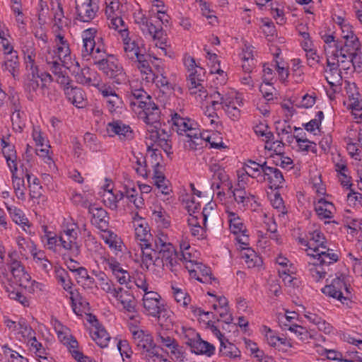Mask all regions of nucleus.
Instances as JSON below:
<instances>
[{
  "instance_id": "9b49d317",
  "label": "nucleus",
  "mask_w": 362,
  "mask_h": 362,
  "mask_svg": "<svg viewBox=\"0 0 362 362\" xmlns=\"http://www.w3.org/2000/svg\"><path fill=\"white\" fill-rule=\"evenodd\" d=\"M95 59V64L107 76L117 84L125 83L127 76L119 64L118 59L113 55H109L105 59Z\"/></svg>"
},
{
  "instance_id": "0e129e2a",
  "label": "nucleus",
  "mask_w": 362,
  "mask_h": 362,
  "mask_svg": "<svg viewBox=\"0 0 362 362\" xmlns=\"http://www.w3.org/2000/svg\"><path fill=\"white\" fill-rule=\"evenodd\" d=\"M0 146L8 169L18 166L14 146L4 139L0 138Z\"/></svg>"
},
{
  "instance_id": "49530a36",
  "label": "nucleus",
  "mask_w": 362,
  "mask_h": 362,
  "mask_svg": "<svg viewBox=\"0 0 362 362\" xmlns=\"http://www.w3.org/2000/svg\"><path fill=\"white\" fill-rule=\"evenodd\" d=\"M325 42L324 49L327 58L329 62H334V57H338L341 54V45L335 40V37L331 34H324L321 36Z\"/></svg>"
},
{
  "instance_id": "ea45409f",
  "label": "nucleus",
  "mask_w": 362,
  "mask_h": 362,
  "mask_svg": "<svg viewBox=\"0 0 362 362\" xmlns=\"http://www.w3.org/2000/svg\"><path fill=\"white\" fill-rule=\"evenodd\" d=\"M64 86V94L67 100L78 108H82L86 105V98L84 91L78 87L70 86V79L67 85Z\"/></svg>"
},
{
  "instance_id": "6e6552de",
  "label": "nucleus",
  "mask_w": 362,
  "mask_h": 362,
  "mask_svg": "<svg viewBox=\"0 0 362 362\" xmlns=\"http://www.w3.org/2000/svg\"><path fill=\"white\" fill-rule=\"evenodd\" d=\"M129 327L132 339L137 349L140 351L142 357L147 362H153L154 358H158L159 347L156 346L149 332L132 323L129 324Z\"/></svg>"
},
{
  "instance_id": "473e14b6",
  "label": "nucleus",
  "mask_w": 362,
  "mask_h": 362,
  "mask_svg": "<svg viewBox=\"0 0 362 362\" xmlns=\"http://www.w3.org/2000/svg\"><path fill=\"white\" fill-rule=\"evenodd\" d=\"M98 90L104 98L106 107L112 115H119L122 112L123 101L111 87L103 85L99 87Z\"/></svg>"
},
{
  "instance_id": "cd10ccee",
  "label": "nucleus",
  "mask_w": 362,
  "mask_h": 362,
  "mask_svg": "<svg viewBox=\"0 0 362 362\" xmlns=\"http://www.w3.org/2000/svg\"><path fill=\"white\" fill-rule=\"evenodd\" d=\"M8 267L13 277V283L23 287L30 280V274L25 272L24 267L18 259V254L13 250L8 253Z\"/></svg>"
},
{
  "instance_id": "e2e57ef3",
  "label": "nucleus",
  "mask_w": 362,
  "mask_h": 362,
  "mask_svg": "<svg viewBox=\"0 0 362 362\" xmlns=\"http://www.w3.org/2000/svg\"><path fill=\"white\" fill-rule=\"evenodd\" d=\"M150 208L152 211V218L158 226L162 228H168L170 225V218L163 207L157 203H153Z\"/></svg>"
},
{
  "instance_id": "4be33fe9",
  "label": "nucleus",
  "mask_w": 362,
  "mask_h": 362,
  "mask_svg": "<svg viewBox=\"0 0 362 362\" xmlns=\"http://www.w3.org/2000/svg\"><path fill=\"white\" fill-rule=\"evenodd\" d=\"M221 106L226 113L233 120L237 119L240 115L239 107L243 105V98L242 94L235 90H230L221 94L219 98Z\"/></svg>"
},
{
  "instance_id": "6ab92c4d",
  "label": "nucleus",
  "mask_w": 362,
  "mask_h": 362,
  "mask_svg": "<svg viewBox=\"0 0 362 362\" xmlns=\"http://www.w3.org/2000/svg\"><path fill=\"white\" fill-rule=\"evenodd\" d=\"M95 262L101 264L105 270L111 272L120 284H127L130 281L131 276L129 272L124 269L115 258L106 255L105 252L100 253V257Z\"/></svg>"
},
{
  "instance_id": "79ce46f5",
  "label": "nucleus",
  "mask_w": 362,
  "mask_h": 362,
  "mask_svg": "<svg viewBox=\"0 0 362 362\" xmlns=\"http://www.w3.org/2000/svg\"><path fill=\"white\" fill-rule=\"evenodd\" d=\"M197 73L189 74L188 88L192 95H194L199 102H202L208 98V94L202 80Z\"/></svg>"
},
{
  "instance_id": "774afa93",
  "label": "nucleus",
  "mask_w": 362,
  "mask_h": 362,
  "mask_svg": "<svg viewBox=\"0 0 362 362\" xmlns=\"http://www.w3.org/2000/svg\"><path fill=\"white\" fill-rule=\"evenodd\" d=\"M360 50H346L340 52V57H346L350 62V69L353 68L355 71L362 73V54Z\"/></svg>"
},
{
  "instance_id": "39448f33",
  "label": "nucleus",
  "mask_w": 362,
  "mask_h": 362,
  "mask_svg": "<svg viewBox=\"0 0 362 362\" xmlns=\"http://www.w3.org/2000/svg\"><path fill=\"white\" fill-rule=\"evenodd\" d=\"M4 323L10 332L20 341L27 344L31 351L35 354H43L44 349L35 337V332L23 318L17 321L8 317L4 318Z\"/></svg>"
},
{
  "instance_id": "13d9d810",
  "label": "nucleus",
  "mask_w": 362,
  "mask_h": 362,
  "mask_svg": "<svg viewBox=\"0 0 362 362\" xmlns=\"http://www.w3.org/2000/svg\"><path fill=\"white\" fill-rule=\"evenodd\" d=\"M162 345L168 349V354L173 359L177 362H182L183 360V351L182 347L179 346L175 341L170 337H160Z\"/></svg>"
},
{
  "instance_id": "7ed1b4c3",
  "label": "nucleus",
  "mask_w": 362,
  "mask_h": 362,
  "mask_svg": "<svg viewBox=\"0 0 362 362\" xmlns=\"http://www.w3.org/2000/svg\"><path fill=\"white\" fill-rule=\"evenodd\" d=\"M143 313L156 317L161 326L169 329L174 322L173 313L167 310L161 302L160 296L155 291L144 293L142 298Z\"/></svg>"
},
{
  "instance_id": "f03ea898",
  "label": "nucleus",
  "mask_w": 362,
  "mask_h": 362,
  "mask_svg": "<svg viewBox=\"0 0 362 362\" xmlns=\"http://www.w3.org/2000/svg\"><path fill=\"white\" fill-rule=\"evenodd\" d=\"M56 50L51 51L46 48L45 61L50 66V69L56 76V81L60 85L69 83V76L66 70L76 59L71 55L69 45L61 34L56 35Z\"/></svg>"
},
{
  "instance_id": "72a5a7b5",
  "label": "nucleus",
  "mask_w": 362,
  "mask_h": 362,
  "mask_svg": "<svg viewBox=\"0 0 362 362\" xmlns=\"http://www.w3.org/2000/svg\"><path fill=\"white\" fill-rule=\"evenodd\" d=\"M51 325L57 335L58 339L66 347L69 352L75 346H78V342L72 335L69 327L64 325L56 318H52L51 320Z\"/></svg>"
},
{
  "instance_id": "de8ad7c7",
  "label": "nucleus",
  "mask_w": 362,
  "mask_h": 362,
  "mask_svg": "<svg viewBox=\"0 0 362 362\" xmlns=\"http://www.w3.org/2000/svg\"><path fill=\"white\" fill-rule=\"evenodd\" d=\"M310 257L312 260L308 263V270L312 277L317 281L325 278L327 272L325 267H327L331 263L322 261V257L320 256Z\"/></svg>"
},
{
  "instance_id": "9d476101",
  "label": "nucleus",
  "mask_w": 362,
  "mask_h": 362,
  "mask_svg": "<svg viewBox=\"0 0 362 362\" xmlns=\"http://www.w3.org/2000/svg\"><path fill=\"white\" fill-rule=\"evenodd\" d=\"M224 218L229 230L235 235L239 248L250 245V235L247 227L240 215L230 206L225 209Z\"/></svg>"
},
{
  "instance_id": "0eeeda50",
  "label": "nucleus",
  "mask_w": 362,
  "mask_h": 362,
  "mask_svg": "<svg viewBox=\"0 0 362 362\" xmlns=\"http://www.w3.org/2000/svg\"><path fill=\"white\" fill-rule=\"evenodd\" d=\"M173 127L180 135H185V146L189 149H197L200 144V130L194 120L175 114L172 117Z\"/></svg>"
},
{
  "instance_id": "c9c22d12",
  "label": "nucleus",
  "mask_w": 362,
  "mask_h": 362,
  "mask_svg": "<svg viewBox=\"0 0 362 362\" xmlns=\"http://www.w3.org/2000/svg\"><path fill=\"white\" fill-rule=\"evenodd\" d=\"M185 267L192 279L204 284L211 282L212 278L210 268L198 262L197 257L188 262Z\"/></svg>"
},
{
  "instance_id": "f8f14e48",
  "label": "nucleus",
  "mask_w": 362,
  "mask_h": 362,
  "mask_svg": "<svg viewBox=\"0 0 362 362\" xmlns=\"http://www.w3.org/2000/svg\"><path fill=\"white\" fill-rule=\"evenodd\" d=\"M117 31L119 33L122 40L124 57L130 60L141 57L144 50L141 39L135 35H130L126 27Z\"/></svg>"
},
{
  "instance_id": "ddd939ff",
  "label": "nucleus",
  "mask_w": 362,
  "mask_h": 362,
  "mask_svg": "<svg viewBox=\"0 0 362 362\" xmlns=\"http://www.w3.org/2000/svg\"><path fill=\"white\" fill-rule=\"evenodd\" d=\"M98 30L95 28H89L81 33L83 41L82 55L83 57H92L97 59L105 54L104 45L98 39L95 41Z\"/></svg>"
},
{
  "instance_id": "f3484780",
  "label": "nucleus",
  "mask_w": 362,
  "mask_h": 362,
  "mask_svg": "<svg viewBox=\"0 0 362 362\" xmlns=\"http://www.w3.org/2000/svg\"><path fill=\"white\" fill-rule=\"evenodd\" d=\"M100 194L105 206L111 209H116L118 202L124 198L122 182L117 181L114 184L110 180L105 179Z\"/></svg>"
},
{
  "instance_id": "5fc2aeb1",
  "label": "nucleus",
  "mask_w": 362,
  "mask_h": 362,
  "mask_svg": "<svg viewBox=\"0 0 362 362\" xmlns=\"http://www.w3.org/2000/svg\"><path fill=\"white\" fill-rule=\"evenodd\" d=\"M303 315L308 322L315 325L319 331L324 332L325 334H334L336 329L334 327L315 313L305 310Z\"/></svg>"
},
{
  "instance_id": "09e8293b",
  "label": "nucleus",
  "mask_w": 362,
  "mask_h": 362,
  "mask_svg": "<svg viewBox=\"0 0 362 362\" xmlns=\"http://www.w3.org/2000/svg\"><path fill=\"white\" fill-rule=\"evenodd\" d=\"M88 211L91 215V223L101 231L107 226V214L106 211L95 204L90 205Z\"/></svg>"
},
{
  "instance_id": "338daca9",
  "label": "nucleus",
  "mask_w": 362,
  "mask_h": 362,
  "mask_svg": "<svg viewBox=\"0 0 362 362\" xmlns=\"http://www.w3.org/2000/svg\"><path fill=\"white\" fill-rule=\"evenodd\" d=\"M253 52V47L248 44H245L242 48L240 57L242 62L243 69L245 72H250L255 66Z\"/></svg>"
},
{
  "instance_id": "a878e982",
  "label": "nucleus",
  "mask_w": 362,
  "mask_h": 362,
  "mask_svg": "<svg viewBox=\"0 0 362 362\" xmlns=\"http://www.w3.org/2000/svg\"><path fill=\"white\" fill-rule=\"evenodd\" d=\"M327 67L325 71V77L329 83L336 85L342 78L341 71L350 70V62L346 57H334V62H329L327 58Z\"/></svg>"
},
{
  "instance_id": "f704fd0d",
  "label": "nucleus",
  "mask_w": 362,
  "mask_h": 362,
  "mask_svg": "<svg viewBox=\"0 0 362 362\" xmlns=\"http://www.w3.org/2000/svg\"><path fill=\"white\" fill-rule=\"evenodd\" d=\"M76 1V15L83 22H89L93 19L99 10L100 0Z\"/></svg>"
},
{
  "instance_id": "3c124183",
  "label": "nucleus",
  "mask_w": 362,
  "mask_h": 362,
  "mask_svg": "<svg viewBox=\"0 0 362 362\" xmlns=\"http://www.w3.org/2000/svg\"><path fill=\"white\" fill-rule=\"evenodd\" d=\"M264 181L269 183L271 189L281 187L284 181L281 172L276 168L264 166Z\"/></svg>"
},
{
  "instance_id": "a18cd8bd",
  "label": "nucleus",
  "mask_w": 362,
  "mask_h": 362,
  "mask_svg": "<svg viewBox=\"0 0 362 362\" xmlns=\"http://www.w3.org/2000/svg\"><path fill=\"white\" fill-rule=\"evenodd\" d=\"M200 144L198 147L202 146L203 141L209 144L210 148L225 151L228 148V145L223 141L221 134L218 132H200Z\"/></svg>"
},
{
  "instance_id": "4d7b16f0",
  "label": "nucleus",
  "mask_w": 362,
  "mask_h": 362,
  "mask_svg": "<svg viewBox=\"0 0 362 362\" xmlns=\"http://www.w3.org/2000/svg\"><path fill=\"white\" fill-rule=\"evenodd\" d=\"M303 315L308 322L315 325L319 331L324 332L325 334H334L336 329L334 327L315 313L305 310Z\"/></svg>"
},
{
  "instance_id": "c03bdc74",
  "label": "nucleus",
  "mask_w": 362,
  "mask_h": 362,
  "mask_svg": "<svg viewBox=\"0 0 362 362\" xmlns=\"http://www.w3.org/2000/svg\"><path fill=\"white\" fill-rule=\"evenodd\" d=\"M101 238L107 244L109 248L117 255L119 252H122L125 248V245L121 239L116 233L112 230L105 229L102 230Z\"/></svg>"
},
{
  "instance_id": "b1692460",
  "label": "nucleus",
  "mask_w": 362,
  "mask_h": 362,
  "mask_svg": "<svg viewBox=\"0 0 362 362\" xmlns=\"http://www.w3.org/2000/svg\"><path fill=\"white\" fill-rule=\"evenodd\" d=\"M112 304L118 309L129 313H136V300L128 290L118 286L109 297Z\"/></svg>"
},
{
  "instance_id": "c85d7f7f",
  "label": "nucleus",
  "mask_w": 362,
  "mask_h": 362,
  "mask_svg": "<svg viewBox=\"0 0 362 362\" xmlns=\"http://www.w3.org/2000/svg\"><path fill=\"white\" fill-rule=\"evenodd\" d=\"M89 323V334L91 339L101 348L107 347L110 341V335L101 325L95 315H87Z\"/></svg>"
},
{
  "instance_id": "5701e85b",
  "label": "nucleus",
  "mask_w": 362,
  "mask_h": 362,
  "mask_svg": "<svg viewBox=\"0 0 362 362\" xmlns=\"http://www.w3.org/2000/svg\"><path fill=\"white\" fill-rule=\"evenodd\" d=\"M105 15L110 28L117 30L125 27L122 15L125 6L119 0H105Z\"/></svg>"
},
{
  "instance_id": "2eb2a0df",
  "label": "nucleus",
  "mask_w": 362,
  "mask_h": 362,
  "mask_svg": "<svg viewBox=\"0 0 362 362\" xmlns=\"http://www.w3.org/2000/svg\"><path fill=\"white\" fill-rule=\"evenodd\" d=\"M76 224L71 218L65 219L59 235V243L62 248L69 251L75 256L78 255L80 253V246L76 243Z\"/></svg>"
},
{
  "instance_id": "e433bc0d",
  "label": "nucleus",
  "mask_w": 362,
  "mask_h": 362,
  "mask_svg": "<svg viewBox=\"0 0 362 362\" xmlns=\"http://www.w3.org/2000/svg\"><path fill=\"white\" fill-rule=\"evenodd\" d=\"M5 207L11 220L27 234H33L32 223L26 216L24 211L20 208L11 205L4 202Z\"/></svg>"
},
{
  "instance_id": "6e6d98bb",
  "label": "nucleus",
  "mask_w": 362,
  "mask_h": 362,
  "mask_svg": "<svg viewBox=\"0 0 362 362\" xmlns=\"http://www.w3.org/2000/svg\"><path fill=\"white\" fill-rule=\"evenodd\" d=\"M303 315L308 322L315 325L319 331L324 332L325 334H334L336 329L334 327L315 313L305 310Z\"/></svg>"
},
{
  "instance_id": "052dcab7",
  "label": "nucleus",
  "mask_w": 362,
  "mask_h": 362,
  "mask_svg": "<svg viewBox=\"0 0 362 362\" xmlns=\"http://www.w3.org/2000/svg\"><path fill=\"white\" fill-rule=\"evenodd\" d=\"M130 180H126L124 185L122 184V189L124 192V197H126L128 200L133 203L136 209H142L144 206V199L139 196L134 187H132Z\"/></svg>"
},
{
  "instance_id": "c756f323",
  "label": "nucleus",
  "mask_w": 362,
  "mask_h": 362,
  "mask_svg": "<svg viewBox=\"0 0 362 362\" xmlns=\"http://www.w3.org/2000/svg\"><path fill=\"white\" fill-rule=\"evenodd\" d=\"M149 31L150 33L144 34L145 37L152 39L154 41L156 47L163 52V55L169 58H173L174 52L171 49V45L168 35L163 29L153 25V26L150 28Z\"/></svg>"
},
{
  "instance_id": "7c9ffc66",
  "label": "nucleus",
  "mask_w": 362,
  "mask_h": 362,
  "mask_svg": "<svg viewBox=\"0 0 362 362\" xmlns=\"http://www.w3.org/2000/svg\"><path fill=\"white\" fill-rule=\"evenodd\" d=\"M51 81L50 74L45 72L39 73L37 69L30 71V73L28 74L25 86L29 92H35L37 94V92L39 90L40 94L44 95L45 88Z\"/></svg>"
},
{
  "instance_id": "864d4df0",
  "label": "nucleus",
  "mask_w": 362,
  "mask_h": 362,
  "mask_svg": "<svg viewBox=\"0 0 362 362\" xmlns=\"http://www.w3.org/2000/svg\"><path fill=\"white\" fill-rule=\"evenodd\" d=\"M220 341L219 352L222 356L230 359L240 358L241 353L238 348L233 344L228 341L224 336L221 333L219 336H215Z\"/></svg>"
},
{
  "instance_id": "680f3d73",
  "label": "nucleus",
  "mask_w": 362,
  "mask_h": 362,
  "mask_svg": "<svg viewBox=\"0 0 362 362\" xmlns=\"http://www.w3.org/2000/svg\"><path fill=\"white\" fill-rule=\"evenodd\" d=\"M141 257V267L150 270L154 265L156 251L151 247L148 243H139Z\"/></svg>"
},
{
  "instance_id": "1a4fd4ad",
  "label": "nucleus",
  "mask_w": 362,
  "mask_h": 362,
  "mask_svg": "<svg viewBox=\"0 0 362 362\" xmlns=\"http://www.w3.org/2000/svg\"><path fill=\"white\" fill-rule=\"evenodd\" d=\"M156 250L158 252V257L162 259L163 265L176 272L180 266L179 255L171 243L168 235L163 231H158L155 238Z\"/></svg>"
},
{
  "instance_id": "a211bd4d",
  "label": "nucleus",
  "mask_w": 362,
  "mask_h": 362,
  "mask_svg": "<svg viewBox=\"0 0 362 362\" xmlns=\"http://www.w3.org/2000/svg\"><path fill=\"white\" fill-rule=\"evenodd\" d=\"M222 184L229 190L232 191L234 200L240 209H250L253 211H258L260 204L257 198L254 194L246 192L245 189L235 188L233 190V184L229 180H225Z\"/></svg>"
},
{
  "instance_id": "393cba45",
  "label": "nucleus",
  "mask_w": 362,
  "mask_h": 362,
  "mask_svg": "<svg viewBox=\"0 0 362 362\" xmlns=\"http://www.w3.org/2000/svg\"><path fill=\"white\" fill-rule=\"evenodd\" d=\"M73 63L66 70L74 76L76 82L83 85L96 87L99 90V87L103 85L100 83V79L97 73L86 66L81 68L77 61Z\"/></svg>"
},
{
  "instance_id": "8fccbe9b",
  "label": "nucleus",
  "mask_w": 362,
  "mask_h": 362,
  "mask_svg": "<svg viewBox=\"0 0 362 362\" xmlns=\"http://www.w3.org/2000/svg\"><path fill=\"white\" fill-rule=\"evenodd\" d=\"M132 223L137 240L140 241V243H148V238L151 236V234L146 221L138 214H135Z\"/></svg>"
},
{
  "instance_id": "603ef678",
  "label": "nucleus",
  "mask_w": 362,
  "mask_h": 362,
  "mask_svg": "<svg viewBox=\"0 0 362 362\" xmlns=\"http://www.w3.org/2000/svg\"><path fill=\"white\" fill-rule=\"evenodd\" d=\"M340 37L344 40L343 45H341V52L346 50L361 49V42L355 33L354 28L341 33Z\"/></svg>"
},
{
  "instance_id": "a19ab883",
  "label": "nucleus",
  "mask_w": 362,
  "mask_h": 362,
  "mask_svg": "<svg viewBox=\"0 0 362 362\" xmlns=\"http://www.w3.org/2000/svg\"><path fill=\"white\" fill-rule=\"evenodd\" d=\"M106 129L110 136L117 135L121 140L131 139L134 136L130 126L119 120L108 123Z\"/></svg>"
},
{
  "instance_id": "4c0bfd02",
  "label": "nucleus",
  "mask_w": 362,
  "mask_h": 362,
  "mask_svg": "<svg viewBox=\"0 0 362 362\" xmlns=\"http://www.w3.org/2000/svg\"><path fill=\"white\" fill-rule=\"evenodd\" d=\"M191 310L194 315L198 318V320L203 326L211 332L214 336L221 335V332L218 329V324L220 320L217 322L212 320L214 313L209 311H204L201 308L192 307Z\"/></svg>"
},
{
  "instance_id": "412c9836",
  "label": "nucleus",
  "mask_w": 362,
  "mask_h": 362,
  "mask_svg": "<svg viewBox=\"0 0 362 362\" xmlns=\"http://www.w3.org/2000/svg\"><path fill=\"white\" fill-rule=\"evenodd\" d=\"M344 105L351 110L354 119L358 123L362 118V104L359 92L354 83L346 82Z\"/></svg>"
},
{
  "instance_id": "f257e3e1",
  "label": "nucleus",
  "mask_w": 362,
  "mask_h": 362,
  "mask_svg": "<svg viewBox=\"0 0 362 362\" xmlns=\"http://www.w3.org/2000/svg\"><path fill=\"white\" fill-rule=\"evenodd\" d=\"M131 110L146 124V145L147 160L151 165L161 164L160 149L171 153L170 135L163 129L158 119L160 112L152 98L143 89H134L129 96Z\"/></svg>"
},
{
  "instance_id": "4468645a",
  "label": "nucleus",
  "mask_w": 362,
  "mask_h": 362,
  "mask_svg": "<svg viewBox=\"0 0 362 362\" xmlns=\"http://www.w3.org/2000/svg\"><path fill=\"white\" fill-rule=\"evenodd\" d=\"M327 296L338 300L342 304L348 305L351 302V288L345 281L344 276L334 279L329 284L321 289Z\"/></svg>"
},
{
  "instance_id": "dca6fc26",
  "label": "nucleus",
  "mask_w": 362,
  "mask_h": 362,
  "mask_svg": "<svg viewBox=\"0 0 362 362\" xmlns=\"http://www.w3.org/2000/svg\"><path fill=\"white\" fill-rule=\"evenodd\" d=\"M276 264L279 277L286 286L296 288L300 285V280L296 275L297 268L286 257L279 255L276 258Z\"/></svg>"
},
{
  "instance_id": "37998d69",
  "label": "nucleus",
  "mask_w": 362,
  "mask_h": 362,
  "mask_svg": "<svg viewBox=\"0 0 362 362\" xmlns=\"http://www.w3.org/2000/svg\"><path fill=\"white\" fill-rule=\"evenodd\" d=\"M16 195L18 199H25L24 172L21 167L17 166L9 169Z\"/></svg>"
},
{
  "instance_id": "bb28decb",
  "label": "nucleus",
  "mask_w": 362,
  "mask_h": 362,
  "mask_svg": "<svg viewBox=\"0 0 362 362\" xmlns=\"http://www.w3.org/2000/svg\"><path fill=\"white\" fill-rule=\"evenodd\" d=\"M259 333L263 337L265 343L279 351L286 352L293 347V344L290 339L285 337H281L276 331L272 329L267 325H261L259 328Z\"/></svg>"
},
{
  "instance_id": "423d86ee",
  "label": "nucleus",
  "mask_w": 362,
  "mask_h": 362,
  "mask_svg": "<svg viewBox=\"0 0 362 362\" xmlns=\"http://www.w3.org/2000/svg\"><path fill=\"white\" fill-rule=\"evenodd\" d=\"M311 187L316 194L315 210L321 219H330L334 216L336 209L332 202L327 199L326 188L320 175H316L311 179Z\"/></svg>"
},
{
  "instance_id": "58836bf2",
  "label": "nucleus",
  "mask_w": 362,
  "mask_h": 362,
  "mask_svg": "<svg viewBox=\"0 0 362 362\" xmlns=\"http://www.w3.org/2000/svg\"><path fill=\"white\" fill-rule=\"evenodd\" d=\"M208 294L214 298L210 302L212 303L213 309L218 314L220 320L228 325L232 323L233 319L229 311L226 298L224 296H216L210 293H208Z\"/></svg>"
},
{
  "instance_id": "20e7f679",
  "label": "nucleus",
  "mask_w": 362,
  "mask_h": 362,
  "mask_svg": "<svg viewBox=\"0 0 362 362\" xmlns=\"http://www.w3.org/2000/svg\"><path fill=\"white\" fill-rule=\"evenodd\" d=\"M299 242L310 257L320 256L322 261L327 263H334L338 260V254L333 250L327 248L325 238L318 230L310 232L307 240L299 239Z\"/></svg>"
},
{
  "instance_id": "bf43d9fd",
  "label": "nucleus",
  "mask_w": 362,
  "mask_h": 362,
  "mask_svg": "<svg viewBox=\"0 0 362 362\" xmlns=\"http://www.w3.org/2000/svg\"><path fill=\"white\" fill-rule=\"evenodd\" d=\"M264 166H267L266 163L259 164L252 160H247L243 163V167L250 176L260 182H264Z\"/></svg>"
},
{
  "instance_id": "2f4dec72",
  "label": "nucleus",
  "mask_w": 362,
  "mask_h": 362,
  "mask_svg": "<svg viewBox=\"0 0 362 362\" xmlns=\"http://www.w3.org/2000/svg\"><path fill=\"white\" fill-rule=\"evenodd\" d=\"M221 98V93L219 92H214V93L208 95L206 100H204L202 103L206 102V105L204 106V122L210 124L212 127L216 128L218 123V117L216 110L219 109L221 103H219Z\"/></svg>"
},
{
  "instance_id": "69168bd1",
  "label": "nucleus",
  "mask_w": 362,
  "mask_h": 362,
  "mask_svg": "<svg viewBox=\"0 0 362 362\" xmlns=\"http://www.w3.org/2000/svg\"><path fill=\"white\" fill-rule=\"evenodd\" d=\"M292 139L295 140L296 144L293 148L297 151L304 154L309 153H317V145L315 142L310 141L307 138L300 135L294 136Z\"/></svg>"
},
{
  "instance_id": "aec40b11",
  "label": "nucleus",
  "mask_w": 362,
  "mask_h": 362,
  "mask_svg": "<svg viewBox=\"0 0 362 362\" xmlns=\"http://www.w3.org/2000/svg\"><path fill=\"white\" fill-rule=\"evenodd\" d=\"M31 136L36 146L37 155L48 165L50 170H54L56 166L50 156L49 141L40 127H33Z\"/></svg>"
}]
</instances>
